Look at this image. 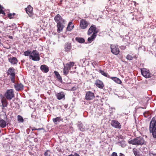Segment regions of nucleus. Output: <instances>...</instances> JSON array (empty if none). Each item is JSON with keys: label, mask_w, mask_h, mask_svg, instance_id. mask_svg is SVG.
Here are the masks:
<instances>
[{"label": "nucleus", "mask_w": 156, "mask_h": 156, "mask_svg": "<svg viewBox=\"0 0 156 156\" xmlns=\"http://www.w3.org/2000/svg\"><path fill=\"white\" fill-rule=\"evenodd\" d=\"M149 130L152 133L153 137L156 138V120L155 117L152 118L150 122Z\"/></svg>", "instance_id": "f03ea898"}, {"label": "nucleus", "mask_w": 156, "mask_h": 156, "mask_svg": "<svg viewBox=\"0 0 156 156\" xmlns=\"http://www.w3.org/2000/svg\"><path fill=\"white\" fill-rule=\"evenodd\" d=\"M112 79L115 82L117 83L120 84L122 83V81L121 80L119 79V78H117V77H111L110 78Z\"/></svg>", "instance_id": "a878e982"}, {"label": "nucleus", "mask_w": 156, "mask_h": 156, "mask_svg": "<svg viewBox=\"0 0 156 156\" xmlns=\"http://www.w3.org/2000/svg\"><path fill=\"white\" fill-rule=\"evenodd\" d=\"M62 0H61V1H60V3H61V2H62Z\"/></svg>", "instance_id": "de8ad7c7"}, {"label": "nucleus", "mask_w": 156, "mask_h": 156, "mask_svg": "<svg viewBox=\"0 0 156 156\" xmlns=\"http://www.w3.org/2000/svg\"><path fill=\"white\" fill-rule=\"evenodd\" d=\"M89 24L85 19H82L80 21V26L81 29H84L87 27Z\"/></svg>", "instance_id": "9d476101"}, {"label": "nucleus", "mask_w": 156, "mask_h": 156, "mask_svg": "<svg viewBox=\"0 0 156 156\" xmlns=\"http://www.w3.org/2000/svg\"><path fill=\"white\" fill-rule=\"evenodd\" d=\"M95 96L94 93L90 91L86 92L85 98L87 100H91L94 99Z\"/></svg>", "instance_id": "9b49d317"}, {"label": "nucleus", "mask_w": 156, "mask_h": 156, "mask_svg": "<svg viewBox=\"0 0 156 156\" xmlns=\"http://www.w3.org/2000/svg\"><path fill=\"white\" fill-rule=\"evenodd\" d=\"M68 156H80V155L77 153H75L74 155L71 154L69 155Z\"/></svg>", "instance_id": "a19ab883"}, {"label": "nucleus", "mask_w": 156, "mask_h": 156, "mask_svg": "<svg viewBox=\"0 0 156 156\" xmlns=\"http://www.w3.org/2000/svg\"><path fill=\"white\" fill-rule=\"evenodd\" d=\"M144 115L145 118H147L149 116V113L148 112H145L144 113Z\"/></svg>", "instance_id": "58836bf2"}, {"label": "nucleus", "mask_w": 156, "mask_h": 156, "mask_svg": "<svg viewBox=\"0 0 156 156\" xmlns=\"http://www.w3.org/2000/svg\"><path fill=\"white\" fill-rule=\"evenodd\" d=\"M42 129V128H38V129H36V128H33L32 130V131H34L35 130H41Z\"/></svg>", "instance_id": "37998d69"}, {"label": "nucleus", "mask_w": 156, "mask_h": 156, "mask_svg": "<svg viewBox=\"0 0 156 156\" xmlns=\"http://www.w3.org/2000/svg\"><path fill=\"white\" fill-rule=\"evenodd\" d=\"M75 40L78 42L80 43H83L85 41L83 38L80 37H76L75 38Z\"/></svg>", "instance_id": "bb28decb"}, {"label": "nucleus", "mask_w": 156, "mask_h": 156, "mask_svg": "<svg viewBox=\"0 0 156 156\" xmlns=\"http://www.w3.org/2000/svg\"><path fill=\"white\" fill-rule=\"evenodd\" d=\"M112 126L115 128L120 129L121 126L120 123L117 120H112L111 123Z\"/></svg>", "instance_id": "f8f14e48"}, {"label": "nucleus", "mask_w": 156, "mask_h": 156, "mask_svg": "<svg viewBox=\"0 0 156 156\" xmlns=\"http://www.w3.org/2000/svg\"><path fill=\"white\" fill-rule=\"evenodd\" d=\"M74 27L73 23L71 22H69L67 26V30L68 31H71L73 29Z\"/></svg>", "instance_id": "b1692460"}, {"label": "nucleus", "mask_w": 156, "mask_h": 156, "mask_svg": "<svg viewBox=\"0 0 156 156\" xmlns=\"http://www.w3.org/2000/svg\"><path fill=\"white\" fill-rule=\"evenodd\" d=\"M95 84L97 87L100 89H103L105 87L102 81L99 80H97L96 81Z\"/></svg>", "instance_id": "4468645a"}, {"label": "nucleus", "mask_w": 156, "mask_h": 156, "mask_svg": "<svg viewBox=\"0 0 156 156\" xmlns=\"http://www.w3.org/2000/svg\"><path fill=\"white\" fill-rule=\"evenodd\" d=\"M33 8L30 5H28L27 7L25 9L27 13L31 17H32L33 15Z\"/></svg>", "instance_id": "ddd939ff"}, {"label": "nucleus", "mask_w": 156, "mask_h": 156, "mask_svg": "<svg viewBox=\"0 0 156 156\" xmlns=\"http://www.w3.org/2000/svg\"><path fill=\"white\" fill-rule=\"evenodd\" d=\"M140 71L142 75L146 78L151 77V73L148 69L145 68H141Z\"/></svg>", "instance_id": "423d86ee"}, {"label": "nucleus", "mask_w": 156, "mask_h": 156, "mask_svg": "<svg viewBox=\"0 0 156 156\" xmlns=\"http://www.w3.org/2000/svg\"><path fill=\"white\" fill-rule=\"evenodd\" d=\"M6 125V122L3 119H0V127L2 128H5Z\"/></svg>", "instance_id": "393cba45"}, {"label": "nucleus", "mask_w": 156, "mask_h": 156, "mask_svg": "<svg viewBox=\"0 0 156 156\" xmlns=\"http://www.w3.org/2000/svg\"><path fill=\"white\" fill-rule=\"evenodd\" d=\"M9 37L11 39H12L13 38V37L11 36H9Z\"/></svg>", "instance_id": "49530a36"}, {"label": "nucleus", "mask_w": 156, "mask_h": 156, "mask_svg": "<svg viewBox=\"0 0 156 156\" xmlns=\"http://www.w3.org/2000/svg\"><path fill=\"white\" fill-rule=\"evenodd\" d=\"M15 69L13 67H10L7 71V74L8 75L10 76V79L12 83H14L15 82Z\"/></svg>", "instance_id": "39448f33"}, {"label": "nucleus", "mask_w": 156, "mask_h": 156, "mask_svg": "<svg viewBox=\"0 0 156 156\" xmlns=\"http://www.w3.org/2000/svg\"><path fill=\"white\" fill-rule=\"evenodd\" d=\"M112 156H118L116 153L114 152L112 154ZM119 156H125V155L121 153H119Z\"/></svg>", "instance_id": "c9c22d12"}, {"label": "nucleus", "mask_w": 156, "mask_h": 156, "mask_svg": "<svg viewBox=\"0 0 156 156\" xmlns=\"http://www.w3.org/2000/svg\"><path fill=\"white\" fill-rule=\"evenodd\" d=\"M14 87L16 90L19 91L23 90V86L21 83H17L14 85Z\"/></svg>", "instance_id": "f3484780"}, {"label": "nucleus", "mask_w": 156, "mask_h": 156, "mask_svg": "<svg viewBox=\"0 0 156 156\" xmlns=\"http://www.w3.org/2000/svg\"><path fill=\"white\" fill-rule=\"evenodd\" d=\"M29 58L34 61H39L40 58L38 52L36 50H34L31 52Z\"/></svg>", "instance_id": "20e7f679"}, {"label": "nucleus", "mask_w": 156, "mask_h": 156, "mask_svg": "<svg viewBox=\"0 0 156 156\" xmlns=\"http://www.w3.org/2000/svg\"><path fill=\"white\" fill-rule=\"evenodd\" d=\"M51 155V152L50 150H47L44 152V156H50Z\"/></svg>", "instance_id": "473e14b6"}, {"label": "nucleus", "mask_w": 156, "mask_h": 156, "mask_svg": "<svg viewBox=\"0 0 156 156\" xmlns=\"http://www.w3.org/2000/svg\"><path fill=\"white\" fill-rule=\"evenodd\" d=\"M8 61L11 64L13 65H16L18 61L17 58L14 57H12L9 58Z\"/></svg>", "instance_id": "dca6fc26"}, {"label": "nucleus", "mask_w": 156, "mask_h": 156, "mask_svg": "<svg viewBox=\"0 0 156 156\" xmlns=\"http://www.w3.org/2000/svg\"><path fill=\"white\" fill-rule=\"evenodd\" d=\"M128 143L133 145L138 146L144 144L145 141L144 138L141 137H137L133 140H128Z\"/></svg>", "instance_id": "7ed1b4c3"}, {"label": "nucleus", "mask_w": 156, "mask_h": 156, "mask_svg": "<svg viewBox=\"0 0 156 156\" xmlns=\"http://www.w3.org/2000/svg\"><path fill=\"white\" fill-rule=\"evenodd\" d=\"M54 73H55L58 80L60 82H62V78L59 73L58 72L55 71H54Z\"/></svg>", "instance_id": "412c9836"}, {"label": "nucleus", "mask_w": 156, "mask_h": 156, "mask_svg": "<svg viewBox=\"0 0 156 156\" xmlns=\"http://www.w3.org/2000/svg\"><path fill=\"white\" fill-rule=\"evenodd\" d=\"M79 129L80 130L82 131H85V128H83L82 127L80 126Z\"/></svg>", "instance_id": "79ce46f5"}, {"label": "nucleus", "mask_w": 156, "mask_h": 156, "mask_svg": "<svg viewBox=\"0 0 156 156\" xmlns=\"http://www.w3.org/2000/svg\"><path fill=\"white\" fill-rule=\"evenodd\" d=\"M64 51L66 52H69L72 48V45L71 43L69 42H67L64 45Z\"/></svg>", "instance_id": "2eb2a0df"}, {"label": "nucleus", "mask_w": 156, "mask_h": 156, "mask_svg": "<svg viewBox=\"0 0 156 156\" xmlns=\"http://www.w3.org/2000/svg\"><path fill=\"white\" fill-rule=\"evenodd\" d=\"M40 69L42 72L44 73H48L49 70L48 67L45 65H41L40 67Z\"/></svg>", "instance_id": "a211bd4d"}, {"label": "nucleus", "mask_w": 156, "mask_h": 156, "mask_svg": "<svg viewBox=\"0 0 156 156\" xmlns=\"http://www.w3.org/2000/svg\"><path fill=\"white\" fill-rule=\"evenodd\" d=\"M134 58L135 59L137 58V57L136 55H134L133 56H132L131 55L129 54H128L126 57V58L128 60H132Z\"/></svg>", "instance_id": "cd10ccee"}, {"label": "nucleus", "mask_w": 156, "mask_h": 156, "mask_svg": "<svg viewBox=\"0 0 156 156\" xmlns=\"http://www.w3.org/2000/svg\"><path fill=\"white\" fill-rule=\"evenodd\" d=\"M133 151L135 156H140L139 154V152L137 149L134 148L133 150Z\"/></svg>", "instance_id": "c756f323"}, {"label": "nucleus", "mask_w": 156, "mask_h": 156, "mask_svg": "<svg viewBox=\"0 0 156 156\" xmlns=\"http://www.w3.org/2000/svg\"><path fill=\"white\" fill-rule=\"evenodd\" d=\"M5 96L6 98L9 100L12 99L14 97V91L13 89H10L7 90Z\"/></svg>", "instance_id": "0eeeda50"}, {"label": "nucleus", "mask_w": 156, "mask_h": 156, "mask_svg": "<svg viewBox=\"0 0 156 156\" xmlns=\"http://www.w3.org/2000/svg\"><path fill=\"white\" fill-rule=\"evenodd\" d=\"M110 48L111 52L114 55H118L120 52L118 46L113 44H111Z\"/></svg>", "instance_id": "6e6552de"}, {"label": "nucleus", "mask_w": 156, "mask_h": 156, "mask_svg": "<svg viewBox=\"0 0 156 156\" xmlns=\"http://www.w3.org/2000/svg\"><path fill=\"white\" fill-rule=\"evenodd\" d=\"M99 72L102 75L104 76L110 78V76L108 74L105 73L104 71L100 70H99Z\"/></svg>", "instance_id": "7c9ffc66"}, {"label": "nucleus", "mask_w": 156, "mask_h": 156, "mask_svg": "<svg viewBox=\"0 0 156 156\" xmlns=\"http://www.w3.org/2000/svg\"><path fill=\"white\" fill-rule=\"evenodd\" d=\"M17 119L18 121L20 122H23L24 121V119L22 116L20 115L17 116Z\"/></svg>", "instance_id": "2f4dec72"}, {"label": "nucleus", "mask_w": 156, "mask_h": 156, "mask_svg": "<svg viewBox=\"0 0 156 156\" xmlns=\"http://www.w3.org/2000/svg\"><path fill=\"white\" fill-rule=\"evenodd\" d=\"M74 63L73 62H70L66 64L64 66V68L66 70L69 71L70 69L71 68L74 66Z\"/></svg>", "instance_id": "6ab92c4d"}, {"label": "nucleus", "mask_w": 156, "mask_h": 156, "mask_svg": "<svg viewBox=\"0 0 156 156\" xmlns=\"http://www.w3.org/2000/svg\"><path fill=\"white\" fill-rule=\"evenodd\" d=\"M62 120L61 118L60 117H58L55 118H53L52 119L53 122L55 123V124L57 122H59Z\"/></svg>", "instance_id": "c85d7f7f"}, {"label": "nucleus", "mask_w": 156, "mask_h": 156, "mask_svg": "<svg viewBox=\"0 0 156 156\" xmlns=\"http://www.w3.org/2000/svg\"><path fill=\"white\" fill-rule=\"evenodd\" d=\"M55 22L57 23V31L58 33H60L64 27V24L65 20H64L60 15L58 14L55 16L54 18Z\"/></svg>", "instance_id": "f257e3e1"}, {"label": "nucleus", "mask_w": 156, "mask_h": 156, "mask_svg": "<svg viewBox=\"0 0 156 156\" xmlns=\"http://www.w3.org/2000/svg\"><path fill=\"white\" fill-rule=\"evenodd\" d=\"M1 102L2 104V105L3 108L7 106L8 103L5 98L4 97L2 98L1 100Z\"/></svg>", "instance_id": "4be33fe9"}, {"label": "nucleus", "mask_w": 156, "mask_h": 156, "mask_svg": "<svg viewBox=\"0 0 156 156\" xmlns=\"http://www.w3.org/2000/svg\"><path fill=\"white\" fill-rule=\"evenodd\" d=\"M97 35L95 34V33H93L92 36L88 37L87 39L89 43H91L92 41H93L95 38L96 37Z\"/></svg>", "instance_id": "5701e85b"}, {"label": "nucleus", "mask_w": 156, "mask_h": 156, "mask_svg": "<svg viewBox=\"0 0 156 156\" xmlns=\"http://www.w3.org/2000/svg\"><path fill=\"white\" fill-rule=\"evenodd\" d=\"M31 51H29L27 50L24 52V55L26 56H30V55Z\"/></svg>", "instance_id": "f704fd0d"}, {"label": "nucleus", "mask_w": 156, "mask_h": 156, "mask_svg": "<svg viewBox=\"0 0 156 156\" xmlns=\"http://www.w3.org/2000/svg\"><path fill=\"white\" fill-rule=\"evenodd\" d=\"M93 32L95 33V34L98 32V30L96 28V26L94 25H92L88 29L87 32V34L88 35H90Z\"/></svg>", "instance_id": "1a4fd4ad"}, {"label": "nucleus", "mask_w": 156, "mask_h": 156, "mask_svg": "<svg viewBox=\"0 0 156 156\" xmlns=\"http://www.w3.org/2000/svg\"><path fill=\"white\" fill-rule=\"evenodd\" d=\"M124 142L123 141H122L119 142V143L121 145L122 147H124L126 145L125 144H124Z\"/></svg>", "instance_id": "4c0bfd02"}, {"label": "nucleus", "mask_w": 156, "mask_h": 156, "mask_svg": "<svg viewBox=\"0 0 156 156\" xmlns=\"http://www.w3.org/2000/svg\"><path fill=\"white\" fill-rule=\"evenodd\" d=\"M16 14L15 13H9L8 14V16L10 19H11L13 18L14 16Z\"/></svg>", "instance_id": "72a5a7b5"}, {"label": "nucleus", "mask_w": 156, "mask_h": 156, "mask_svg": "<svg viewBox=\"0 0 156 156\" xmlns=\"http://www.w3.org/2000/svg\"><path fill=\"white\" fill-rule=\"evenodd\" d=\"M69 72V70H66V69L64 68L63 73L66 76L68 74Z\"/></svg>", "instance_id": "e433bc0d"}, {"label": "nucleus", "mask_w": 156, "mask_h": 156, "mask_svg": "<svg viewBox=\"0 0 156 156\" xmlns=\"http://www.w3.org/2000/svg\"><path fill=\"white\" fill-rule=\"evenodd\" d=\"M119 138H120V139H123V137L122 135L120 136H119Z\"/></svg>", "instance_id": "a18cd8bd"}, {"label": "nucleus", "mask_w": 156, "mask_h": 156, "mask_svg": "<svg viewBox=\"0 0 156 156\" xmlns=\"http://www.w3.org/2000/svg\"><path fill=\"white\" fill-rule=\"evenodd\" d=\"M147 156H156V154L150 152Z\"/></svg>", "instance_id": "ea45409f"}, {"label": "nucleus", "mask_w": 156, "mask_h": 156, "mask_svg": "<svg viewBox=\"0 0 156 156\" xmlns=\"http://www.w3.org/2000/svg\"><path fill=\"white\" fill-rule=\"evenodd\" d=\"M136 19L137 20L140 21L143 18L142 17H140V19H138L137 18H136Z\"/></svg>", "instance_id": "c03bdc74"}, {"label": "nucleus", "mask_w": 156, "mask_h": 156, "mask_svg": "<svg viewBox=\"0 0 156 156\" xmlns=\"http://www.w3.org/2000/svg\"><path fill=\"white\" fill-rule=\"evenodd\" d=\"M57 98L58 100H61L65 98V94L63 92H61L58 93L56 95Z\"/></svg>", "instance_id": "aec40b11"}]
</instances>
